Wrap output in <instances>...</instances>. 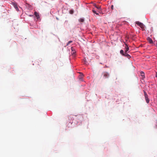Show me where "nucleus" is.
<instances>
[{
  "instance_id": "423d86ee",
  "label": "nucleus",
  "mask_w": 157,
  "mask_h": 157,
  "mask_svg": "<svg viewBox=\"0 0 157 157\" xmlns=\"http://www.w3.org/2000/svg\"><path fill=\"white\" fill-rule=\"evenodd\" d=\"M34 15L36 17V18L37 19L40 18V16L39 15V14L37 12H34Z\"/></svg>"
},
{
  "instance_id": "6ab92c4d",
  "label": "nucleus",
  "mask_w": 157,
  "mask_h": 157,
  "mask_svg": "<svg viewBox=\"0 0 157 157\" xmlns=\"http://www.w3.org/2000/svg\"><path fill=\"white\" fill-rule=\"evenodd\" d=\"M156 128H157V122H156Z\"/></svg>"
},
{
  "instance_id": "f3484780",
  "label": "nucleus",
  "mask_w": 157,
  "mask_h": 157,
  "mask_svg": "<svg viewBox=\"0 0 157 157\" xmlns=\"http://www.w3.org/2000/svg\"><path fill=\"white\" fill-rule=\"evenodd\" d=\"M113 5H112L111 6V9H112V10L113 9Z\"/></svg>"
},
{
  "instance_id": "9d476101",
  "label": "nucleus",
  "mask_w": 157,
  "mask_h": 157,
  "mask_svg": "<svg viewBox=\"0 0 157 157\" xmlns=\"http://www.w3.org/2000/svg\"><path fill=\"white\" fill-rule=\"evenodd\" d=\"M69 13L71 14H73L74 13V10H71L69 11Z\"/></svg>"
},
{
  "instance_id": "4468645a",
  "label": "nucleus",
  "mask_w": 157,
  "mask_h": 157,
  "mask_svg": "<svg viewBox=\"0 0 157 157\" xmlns=\"http://www.w3.org/2000/svg\"><path fill=\"white\" fill-rule=\"evenodd\" d=\"M92 11H93V13H95L96 14H97V15H98V13H97L94 10H93Z\"/></svg>"
},
{
  "instance_id": "aec40b11",
  "label": "nucleus",
  "mask_w": 157,
  "mask_h": 157,
  "mask_svg": "<svg viewBox=\"0 0 157 157\" xmlns=\"http://www.w3.org/2000/svg\"><path fill=\"white\" fill-rule=\"evenodd\" d=\"M33 16V15H29V16H30V17Z\"/></svg>"
},
{
  "instance_id": "39448f33",
  "label": "nucleus",
  "mask_w": 157,
  "mask_h": 157,
  "mask_svg": "<svg viewBox=\"0 0 157 157\" xmlns=\"http://www.w3.org/2000/svg\"><path fill=\"white\" fill-rule=\"evenodd\" d=\"M140 75L142 77V79H143L145 78V74L144 72L141 71L140 72Z\"/></svg>"
},
{
  "instance_id": "5701e85b",
  "label": "nucleus",
  "mask_w": 157,
  "mask_h": 157,
  "mask_svg": "<svg viewBox=\"0 0 157 157\" xmlns=\"http://www.w3.org/2000/svg\"><path fill=\"white\" fill-rule=\"evenodd\" d=\"M156 77H157V73H156Z\"/></svg>"
},
{
  "instance_id": "2eb2a0df",
  "label": "nucleus",
  "mask_w": 157,
  "mask_h": 157,
  "mask_svg": "<svg viewBox=\"0 0 157 157\" xmlns=\"http://www.w3.org/2000/svg\"><path fill=\"white\" fill-rule=\"evenodd\" d=\"M81 117H80V116L76 118V119L77 120H78Z\"/></svg>"
},
{
  "instance_id": "20e7f679",
  "label": "nucleus",
  "mask_w": 157,
  "mask_h": 157,
  "mask_svg": "<svg viewBox=\"0 0 157 157\" xmlns=\"http://www.w3.org/2000/svg\"><path fill=\"white\" fill-rule=\"evenodd\" d=\"M102 74L103 75V77L105 78H108L109 76V73L107 72H104Z\"/></svg>"
},
{
  "instance_id": "f03ea898",
  "label": "nucleus",
  "mask_w": 157,
  "mask_h": 157,
  "mask_svg": "<svg viewBox=\"0 0 157 157\" xmlns=\"http://www.w3.org/2000/svg\"><path fill=\"white\" fill-rule=\"evenodd\" d=\"M136 23L143 30L144 29V26L142 23L138 21H136Z\"/></svg>"
},
{
  "instance_id": "0eeeda50",
  "label": "nucleus",
  "mask_w": 157,
  "mask_h": 157,
  "mask_svg": "<svg viewBox=\"0 0 157 157\" xmlns=\"http://www.w3.org/2000/svg\"><path fill=\"white\" fill-rule=\"evenodd\" d=\"M147 40L150 43V44H152L153 43V40H152L149 37H148L147 38Z\"/></svg>"
},
{
  "instance_id": "4be33fe9",
  "label": "nucleus",
  "mask_w": 157,
  "mask_h": 157,
  "mask_svg": "<svg viewBox=\"0 0 157 157\" xmlns=\"http://www.w3.org/2000/svg\"><path fill=\"white\" fill-rule=\"evenodd\" d=\"M130 63H131V64H132V63L131 62V61H130Z\"/></svg>"
},
{
  "instance_id": "dca6fc26",
  "label": "nucleus",
  "mask_w": 157,
  "mask_h": 157,
  "mask_svg": "<svg viewBox=\"0 0 157 157\" xmlns=\"http://www.w3.org/2000/svg\"><path fill=\"white\" fill-rule=\"evenodd\" d=\"M128 59H130L131 58V56L128 54Z\"/></svg>"
},
{
  "instance_id": "f8f14e48",
  "label": "nucleus",
  "mask_w": 157,
  "mask_h": 157,
  "mask_svg": "<svg viewBox=\"0 0 157 157\" xmlns=\"http://www.w3.org/2000/svg\"><path fill=\"white\" fill-rule=\"evenodd\" d=\"M72 41H71V40H70V41H69L67 43V45L66 46H68L69 45V44L72 43Z\"/></svg>"
},
{
  "instance_id": "f257e3e1",
  "label": "nucleus",
  "mask_w": 157,
  "mask_h": 157,
  "mask_svg": "<svg viewBox=\"0 0 157 157\" xmlns=\"http://www.w3.org/2000/svg\"><path fill=\"white\" fill-rule=\"evenodd\" d=\"M126 47L125 50V53H124V51L122 50H121L120 51V53L122 54V55L124 56H127L128 54L127 53V52L128 51V45L127 44H126Z\"/></svg>"
},
{
  "instance_id": "412c9836",
  "label": "nucleus",
  "mask_w": 157,
  "mask_h": 157,
  "mask_svg": "<svg viewBox=\"0 0 157 157\" xmlns=\"http://www.w3.org/2000/svg\"><path fill=\"white\" fill-rule=\"evenodd\" d=\"M73 122H71V121H70V123H71V124H72V123Z\"/></svg>"
},
{
  "instance_id": "7ed1b4c3",
  "label": "nucleus",
  "mask_w": 157,
  "mask_h": 157,
  "mask_svg": "<svg viewBox=\"0 0 157 157\" xmlns=\"http://www.w3.org/2000/svg\"><path fill=\"white\" fill-rule=\"evenodd\" d=\"M144 96L146 102L147 103H148L149 101V100L148 98V95H147L146 93L144 90Z\"/></svg>"
},
{
  "instance_id": "1a4fd4ad",
  "label": "nucleus",
  "mask_w": 157,
  "mask_h": 157,
  "mask_svg": "<svg viewBox=\"0 0 157 157\" xmlns=\"http://www.w3.org/2000/svg\"><path fill=\"white\" fill-rule=\"evenodd\" d=\"M79 21L80 22H83L84 21V19L83 18H80L79 19Z\"/></svg>"
},
{
  "instance_id": "ddd939ff",
  "label": "nucleus",
  "mask_w": 157,
  "mask_h": 157,
  "mask_svg": "<svg viewBox=\"0 0 157 157\" xmlns=\"http://www.w3.org/2000/svg\"><path fill=\"white\" fill-rule=\"evenodd\" d=\"M95 7L98 9V10H100L101 9V7L100 6H95Z\"/></svg>"
},
{
  "instance_id": "9b49d317",
  "label": "nucleus",
  "mask_w": 157,
  "mask_h": 157,
  "mask_svg": "<svg viewBox=\"0 0 157 157\" xmlns=\"http://www.w3.org/2000/svg\"><path fill=\"white\" fill-rule=\"evenodd\" d=\"M14 7L17 10H18V8L16 5H14Z\"/></svg>"
},
{
  "instance_id": "6e6552de",
  "label": "nucleus",
  "mask_w": 157,
  "mask_h": 157,
  "mask_svg": "<svg viewBox=\"0 0 157 157\" xmlns=\"http://www.w3.org/2000/svg\"><path fill=\"white\" fill-rule=\"evenodd\" d=\"M71 53L72 55H74L75 53V50L73 48V47L71 48Z\"/></svg>"
},
{
  "instance_id": "a211bd4d",
  "label": "nucleus",
  "mask_w": 157,
  "mask_h": 157,
  "mask_svg": "<svg viewBox=\"0 0 157 157\" xmlns=\"http://www.w3.org/2000/svg\"><path fill=\"white\" fill-rule=\"evenodd\" d=\"M68 119H69V120L70 121V120H72V118L71 117H70V118H69Z\"/></svg>"
}]
</instances>
